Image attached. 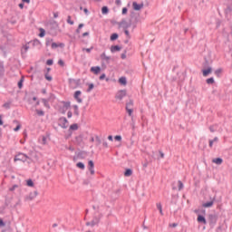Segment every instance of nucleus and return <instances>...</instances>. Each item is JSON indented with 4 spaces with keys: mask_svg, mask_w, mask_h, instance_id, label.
Masks as SVG:
<instances>
[{
    "mask_svg": "<svg viewBox=\"0 0 232 232\" xmlns=\"http://www.w3.org/2000/svg\"><path fill=\"white\" fill-rule=\"evenodd\" d=\"M28 159H30V158L28 156H26V154L18 153L17 155L14 156V161L17 162L19 160L20 162H26V160H28Z\"/></svg>",
    "mask_w": 232,
    "mask_h": 232,
    "instance_id": "nucleus-1",
    "label": "nucleus"
},
{
    "mask_svg": "<svg viewBox=\"0 0 232 232\" xmlns=\"http://www.w3.org/2000/svg\"><path fill=\"white\" fill-rule=\"evenodd\" d=\"M71 88H79L81 86V79H69Z\"/></svg>",
    "mask_w": 232,
    "mask_h": 232,
    "instance_id": "nucleus-2",
    "label": "nucleus"
},
{
    "mask_svg": "<svg viewBox=\"0 0 232 232\" xmlns=\"http://www.w3.org/2000/svg\"><path fill=\"white\" fill-rule=\"evenodd\" d=\"M99 222H101V218L94 217L92 221L86 223V226H90L91 227H94V226H99Z\"/></svg>",
    "mask_w": 232,
    "mask_h": 232,
    "instance_id": "nucleus-3",
    "label": "nucleus"
},
{
    "mask_svg": "<svg viewBox=\"0 0 232 232\" xmlns=\"http://www.w3.org/2000/svg\"><path fill=\"white\" fill-rule=\"evenodd\" d=\"M215 200H217V197L210 198V201L202 204V208H213L215 204Z\"/></svg>",
    "mask_w": 232,
    "mask_h": 232,
    "instance_id": "nucleus-4",
    "label": "nucleus"
},
{
    "mask_svg": "<svg viewBox=\"0 0 232 232\" xmlns=\"http://www.w3.org/2000/svg\"><path fill=\"white\" fill-rule=\"evenodd\" d=\"M59 122L63 130H66V128H68V120L66 119V117H61L59 119Z\"/></svg>",
    "mask_w": 232,
    "mask_h": 232,
    "instance_id": "nucleus-5",
    "label": "nucleus"
},
{
    "mask_svg": "<svg viewBox=\"0 0 232 232\" xmlns=\"http://www.w3.org/2000/svg\"><path fill=\"white\" fill-rule=\"evenodd\" d=\"M88 169H89L91 175H95V164L93 163V160H89Z\"/></svg>",
    "mask_w": 232,
    "mask_h": 232,
    "instance_id": "nucleus-6",
    "label": "nucleus"
},
{
    "mask_svg": "<svg viewBox=\"0 0 232 232\" xmlns=\"http://www.w3.org/2000/svg\"><path fill=\"white\" fill-rule=\"evenodd\" d=\"M115 97H116V99H119V101H122L124 99V97H126V90L119 91L116 93Z\"/></svg>",
    "mask_w": 232,
    "mask_h": 232,
    "instance_id": "nucleus-7",
    "label": "nucleus"
},
{
    "mask_svg": "<svg viewBox=\"0 0 232 232\" xmlns=\"http://www.w3.org/2000/svg\"><path fill=\"white\" fill-rule=\"evenodd\" d=\"M82 94V92L81 91H76L74 92V99H75V101H77V102L79 104H81L82 102V99L81 98Z\"/></svg>",
    "mask_w": 232,
    "mask_h": 232,
    "instance_id": "nucleus-8",
    "label": "nucleus"
},
{
    "mask_svg": "<svg viewBox=\"0 0 232 232\" xmlns=\"http://www.w3.org/2000/svg\"><path fill=\"white\" fill-rule=\"evenodd\" d=\"M132 7L133 10L139 11V10H142V8H144V4H137V2H133L132 3Z\"/></svg>",
    "mask_w": 232,
    "mask_h": 232,
    "instance_id": "nucleus-9",
    "label": "nucleus"
},
{
    "mask_svg": "<svg viewBox=\"0 0 232 232\" xmlns=\"http://www.w3.org/2000/svg\"><path fill=\"white\" fill-rule=\"evenodd\" d=\"M102 61H104L107 64H110V61H111V56L106 55V53L101 54Z\"/></svg>",
    "mask_w": 232,
    "mask_h": 232,
    "instance_id": "nucleus-10",
    "label": "nucleus"
},
{
    "mask_svg": "<svg viewBox=\"0 0 232 232\" xmlns=\"http://www.w3.org/2000/svg\"><path fill=\"white\" fill-rule=\"evenodd\" d=\"M38 195L39 193L36 190H34L26 197V200H34V198H35Z\"/></svg>",
    "mask_w": 232,
    "mask_h": 232,
    "instance_id": "nucleus-11",
    "label": "nucleus"
},
{
    "mask_svg": "<svg viewBox=\"0 0 232 232\" xmlns=\"http://www.w3.org/2000/svg\"><path fill=\"white\" fill-rule=\"evenodd\" d=\"M51 48H52L53 50H55L56 48H64V44H63V43H60V44L52 43V44H51Z\"/></svg>",
    "mask_w": 232,
    "mask_h": 232,
    "instance_id": "nucleus-12",
    "label": "nucleus"
},
{
    "mask_svg": "<svg viewBox=\"0 0 232 232\" xmlns=\"http://www.w3.org/2000/svg\"><path fill=\"white\" fill-rule=\"evenodd\" d=\"M121 26L122 27L123 30H128V28L131 26V24H129L126 20H122L121 23Z\"/></svg>",
    "mask_w": 232,
    "mask_h": 232,
    "instance_id": "nucleus-13",
    "label": "nucleus"
},
{
    "mask_svg": "<svg viewBox=\"0 0 232 232\" xmlns=\"http://www.w3.org/2000/svg\"><path fill=\"white\" fill-rule=\"evenodd\" d=\"M198 224H204V225L208 224L206 218L202 215L198 216Z\"/></svg>",
    "mask_w": 232,
    "mask_h": 232,
    "instance_id": "nucleus-14",
    "label": "nucleus"
},
{
    "mask_svg": "<svg viewBox=\"0 0 232 232\" xmlns=\"http://www.w3.org/2000/svg\"><path fill=\"white\" fill-rule=\"evenodd\" d=\"M91 72H94L95 75H98L101 72V67L93 66L91 68Z\"/></svg>",
    "mask_w": 232,
    "mask_h": 232,
    "instance_id": "nucleus-15",
    "label": "nucleus"
},
{
    "mask_svg": "<svg viewBox=\"0 0 232 232\" xmlns=\"http://www.w3.org/2000/svg\"><path fill=\"white\" fill-rule=\"evenodd\" d=\"M211 72H212L211 67L202 70L203 77H208V75H209V73H211Z\"/></svg>",
    "mask_w": 232,
    "mask_h": 232,
    "instance_id": "nucleus-16",
    "label": "nucleus"
},
{
    "mask_svg": "<svg viewBox=\"0 0 232 232\" xmlns=\"http://www.w3.org/2000/svg\"><path fill=\"white\" fill-rule=\"evenodd\" d=\"M212 162L214 164H218V166H220V164H222L224 162V160H222V158H216V159L212 160Z\"/></svg>",
    "mask_w": 232,
    "mask_h": 232,
    "instance_id": "nucleus-17",
    "label": "nucleus"
},
{
    "mask_svg": "<svg viewBox=\"0 0 232 232\" xmlns=\"http://www.w3.org/2000/svg\"><path fill=\"white\" fill-rule=\"evenodd\" d=\"M111 52L112 53H115V52H121V46H119V45H112L111 47Z\"/></svg>",
    "mask_w": 232,
    "mask_h": 232,
    "instance_id": "nucleus-18",
    "label": "nucleus"
},
{
    "mask_svg": "<svg viewBox=\"0 0 232 232\" xmlns=\"http://www.w3.org/2000/svg\"><path fill=\"white\" fill-rule=\"evenodd\" d=\"M39 142L40 144H46L48 142V138H46V136H42L40 139H39Z\"/></svg>",
    "mask_w": 232,
    "mask_h": 232,
    "instance_id": "nucleus-19",
    "label": "nucleus"
},
{
    "mask_svg": "<svg viewBox=\"0 0 232 232\" xmlns=\"http://www.w3.org/2000/svg\"><path fill=\"white\" fill-rule=\"evenodd\" d=\"M131 175H133V170H131V169H127L124 172V176L125 177H131Z\"/></svg>",
    "mask_w": 232,
    "mask_h": 232,
    "instance_id": "nucleus-20",
    "label": "nucleus"
},
{
    "mask_svg": "<svg viewBox=\"0 0 232 232\" xmlns=\"http://www.w3.org/2000/svg\"><path fill=\"white\" fill-rule=\"evenodd\" d=\"M119 82H120V84H122L123 86H126V84L128 83L126 77H121L119 79Z\"/></svg>",
    "mask_w": 232,
    "mask_h": 232,
    "instance_id": "nucleus-21",
    "label": "nucleus"
},
{
    "mask_svg": "<svg viewBox=\"0 0 232 232\" xmlns=\"http://www.w3.org/2000/svg\"><path fill=\"white\" fill-rule=\"evenodd\" d=\"M28 50H30V46L28 44H25L23 46L22 48V53H26V52H28Z\"/></svg>",
    "mask_w": 232,
    "mask_h": 232,
    "instance_id": "nucleus-22",
    "label": "nucleus"
},
{
    "mask_svg": "<svg viewBox=\"0 0 232 232\" xmlns=\"http://www.w3.org/2000/svg\"><path fill=\"white\" fill-rule=\"evenodd\" d=\"M126 109H133V100H130V102L126 103Z\"/></svg>",
    "mask_w": 232,
    "mask_h": 232,
    "instance_id": "nucleus-23",
    "label": "nucleus"
},
{
    "mask_svg": "<svg viewBox=\"0 0 232 232\" xmlns=\"http://www.w3.org/2000/svg\"><path fill=\"white\" fill-rule=\"evenodd\" d=\"M96 146H101L102 144V140L99 136L95 137Z\"/></svg>",
    "mask_w": 232,
    "mask_h": 232,
    "instance_id": "nucleus-24",
    "label": "nucleus"
},
{
    "mask_svg": "<svg viewBox=\"0 0 232 232\" xmlns=\"http://www.w3.org/2000/svg\"><path fill=\"white\" fill-rule=\"evenodd\" d=\"M178 188H179V191H182V189H184V183H182V181L179 180Z\"/></svg>",
    "mask_w": 232,
    "mask_h": 232,
    "instance_id": "nucleus-25",
    "label": "nucleus"
},
{
    "mask_svg": "<svg viewBox=\"0 0 232 232\" xmlns=\"http://www.w3.org/2000/svg\"><path fill=\"white\" fill-rule=\"evenodd\" d=\"M35 112L37 113V115H38L39 117H44V111H41V110H39V109H36V110H35Z\"/></svg>",
    "mask_w": 232,
    "mask_h": 232,
    "instance_id": "nucleus-26",
    "label": "nucleus"
},
{
    "mask_svg": "<svg viewBox=\"0 0 232 232\" xmlns=\"http://www.w3.org/2000/svg\"><path fill=\"white\" fill-rule=\"evenodd\" d=\"M72 108L74 110V115L79 117V106L78 105H73Z\"/></svg>",
    "mask_w": 232,
    "mask_h": 232,
    "instance_id": "nucleus-27",
    "label": "nucleus"
},
{
    "mask_svg": "<svg viewBox=\"0 0 232 232\" xmlns=\"http://www.w3.org/2000/svg\"><path fill=\"white\" fill-rule=\"evenodd\" d=\"M119 39V34L114 33L111 35V41H117Z\"/></svg>",
    "mask_w": 232,
    "mask_h": 232,
    "instance_id": "nucleus-28",
    "label": "nucleus"
},
{
    "mask_svg": "<svg viewBox=\"0 0 232 232\" xmlns=\"http://www.w3.org/2000/svg\"><path fill=\"white\" fill-rule=\"evenodd\" d=\"M42 102L44 103V105L45 106V108H50V103L48 102V100L43 98V99H42Z\"/></svg>",
    "mask_w": 232,
    "mask_h": 232,
    "instance_id": "nucleus-29",
    "label": "nucleus"
},
{
    "mask_svg": "<svg viewBox=\"0 0 232 232\" xmlns=\"http://www.w3.org/2000/svg\"><path fill=\"white\" fill-rule=\"evenodd\" d=\"M108 12H110V9H108V6H103L102 8V14H103V15H106V14H108Z\"/></svg>",
    "mask_w": 232,
    "mask_h": 232,
    "instance_id": "nucleus-30",
    "label": "nucleus"
},
{
    "mask_svg": "<svg viewBox=\"0 0 232 232\" xmlns=\"http://www.w3.org/2000/svg\"><path fill=\"white\" fill-rule=\"evenodd\" d=\"M157 209H159L160 215H164V212H162V204L157 203Z\"/></svg>",
    "mask_w": 232,
    "mask_h": 232,
    "instance_id": "nucleus-31",
    "label": "nucleus"
},
{
    "mask_svg": "<svg viewBox=\"0 0 232 232\" xmlns=\"http://www.w3.org/2000/svg\"><path fill=\"white\" fill-rule=\"evenodd\" d=\"M70 130H72L73 131L79 130V125H77L76 123H73L70 126Z\"/></svg>",
    "mask_w": 232,
    "mask_h": 232,
    "instance_id": "nucleus-32",
    "label": "nucleus"
},
{
    "mask_svg": "<svg viewBox=\"0 0 232 232\" xmlns=\"http://www.w3.org/2000/svg\"><path fill=\"white\" fill-rule=\"evenodd\" d=\"M89 88L87 89V92L90 93L93 88H95V85L93 83H88Z\"/></svg>",
    "mask_w": 232,
    "mask_h": 232,
    "instance_id": "nucleus-33",
    "label": "nucleus"
},
{
    "mask_svg": "<svg viewBox=\"0 0 232 232\" xmlns=\"http://www.w3.org/2000/svg\"><path fill=\"white\" fill-rule=\"evenodd\" d=\"M23 82H24V78H21L18 82V88L21 90L23 88Z\"/></svg>",
    "mask_w": 232,
    "mask_h": 232,
    "instance_id": "nucleus-34",
    "label": "nucleus"
},
{
    "mask_svg": "<svg viewBox=\"0 0 232 232\" xmlns=\"http://www.w3.org/2000/svg\"><path fill=\"white\" fill-rule=\"evenodd\" d=\"M5 75V65L3 63H0V76Z\"/></svg>",
    "mask_w": 232,
    "mask_h": 232,
    "instance_id": "nucleus-35",
    "label": "nucleus"
},
{
    "mask_svg": "<svg viewBox=\"0 0 232 232\" xmlns=\"http://www.w3.org/2000/svg\"><path fill=\"white\" fill-rule=\"evenodd\" d=\"M67 23H68V24H71V25L74 24V22H73V20H72V16L71 15L67 16Z\"/></svg>",
    "mask_w": 232,
    "mask_h": 232,
    "instance_id": "nucleus-36",
    "label": "nucleus"
},
{
    "mask_svg": "<svg viewBox=\"0 0 232 232\" xmlns=\"http://www.w3.org/2000/svg\"><path fill=\"white\" fill-rule=\"evenodd\" d=\"M215 79L213 77L207 79V84H214Z\"/></svg>",
    "mask_w": 232,
    "mask_h": 232,
    "instance_id": "nucleus-37",
    "label": "nucleus"
},
{
    "mask_svg": "<svg viewBox=\"0 0 232 232\" xmlns=\"http://www.w3.org/2000/svg\"><path fill=\"white\" fill-rule=\"evenodd\" d=\"M77 168H79L80 169H84L85 166H84V163L82 162H78L76 164Z\"/></svg>",
    "mask_w": 232,
    "mask_h": 232,
    "instance_id": "nucleus-38",
    "label": "nucleus"
},
{
    "mask_svg": "<svg viewBox=\"0 0 232 232\" xmlns=\"http://www.w3.org/2000/svg\"><path fill=\"white\" fill-rule=\"evenodd\" d=\"M63 108L64 110H68L70 108V102H63Z\"/></svg>",
    "mask_w": 232,
    "mask_h": 232,
    "instance_id": "nucleus-39",
    "label": "nucleus"
},
{
    "mask_svg": "<svg viewBox=\"0 0 232 232\" xmlns=\"http://www.w3.org/2000/svg\"><path fill=\"white\" fill-rule=\"evenodd\" d=\"M12 104V102H5L3 105V108H5L6 110H10V105Z\"/></svg>",
    "mask_w": 232,
    "mask_h": 232,
    "instance_id": "nucleus-40",
    "label": "nucleus"
},
{
    "mask_svg": "<svg viewBox=\"0 0 232 232\" xmlns=\"http://www.w3.org/2000/svg\"><path fill=\"white\" fill-rule=\"evenodd\" d=\"M92 50H93V47H91V48H83V49H82V52H87V53H91Z\"/></svg>",
    "mask_w": 232,
    "mask_h": 232,
    "instance_id": "nucleus-41",
    "label": "nucleus"
},
{
    "mask_svg": "<svg viewBox=\"0 0 232 232\" xmlns=\"http://www.w3.org/2000/svg\"><path fill=\"white\" fill-rule=\"evenodd\" d=\"M27 186H29V188H34V181L32 179H28Z\"/></svg>",
    "mask_w": 232,
    "mask_h": 232,
    "instance_id": "nucleus-42",
    "label": "nucleus"
},
{
    "mask_svg": "<svg viewBox=\"0 0 232 232\" xmlns=\"http://www.w3.org/2000/svg\"><path fill=\"white\" fill-rule=\"evenodd\" d=\"M41 44V42L39 40L33 41V46H39Z\"/></svg>",
    "mask_w": 232,
    "mask_h": 232,
    "instance_id": "nucleus-43",
    "label": "nucleus"
},
{
    "mask_svg": "<svg viewBox=\"0 0 232 232\" xmlns=\"http://www.w3.org/2000/svg\"><path fill=\"white\" fill-rule=\"evenodd\" d=\"M114 140H118V142H121V140H122V136H121V135H116V136L114 137Z\"/></svg>",
    "mask_w": 232,
    "mask_h": 232,
    "instance_id": "nucleus-44",
    "label": "nucleus"
},
{
    "mask_svg": "<svg viewBox=\"0 0 232 232\" xmlns=\"http://www.w3.org/2000/svg\"><path fill=\"white\" fill-rule=\"evenodd\" d=\"M44 34H45L44 29L41 28V29H40L39 37H44Z\"/></svg>",
    "mask_w": 232,
    "mask_h": 232,
    "instance_id": "nucleus-45",
    "label": "nucleus"
},
{
    "mask_svg": "<svg viewBox=\"0 0 232 232\" xmlns=\"http://www.w3.org/2000/svg\"><path fill=\"white\" fill-rule=\"evenodd\" d=\"M209 130H210L211 133H215V131H217V126H210Z\"/></svg>",
    "mask_w": 232,
    "mask_h": 232,
    "instance_id": "nucleus-46",
    "label": "nucleus"
},
{
    "mask_svg": "<svg viewBox=\"0 0 232 232\" xmlns=\"http://www.w3.org/2000/svg\"><path fill=\"white\" fill-rule=\"evenodd\" d=\"M46 64H47V66H52V64H53V60H52V59L47 60Z\"/></svg>",
    "mask_w": 232,
    "mask_h": 232,
    "instance_id": "nucleus-47",
    "label": "nucleus"
},
{
    "mask_svg": "<svg viewBox=\"0 0 232 232\" xmlns=\"http://www.w3.org/2000/svg\"><path fill=\"white\" fill-rule=\"evenodd\" d=\"M128 114L130 115V117H131V115H133V109H126Z\"/></svg>",
    "mask_w": 232,
    "mask_h": 232,
    "instance_id": "nucleus-48",
    "label": "nucleus"
},
{
    "mask_svg": "<svg viewBox=\"0 0 232 232\" xmlns=\"http://www.w3.org/2000/svg\"><path fill=\"white\" fill-rule=\"evenodd\" d=\"M121 14H122V15H126V14H128V8L123 7L122 11H121Z\"/></svg>",
    "mask_w": 232,
    "mask_h": 232,
    "instance_id": "nucleus-49",
    "label": "nucleus"
},
{
    "mask_svg": "<svg viewBox=\"0 0 232 232\" xmlns=\"http://www.w3.org/2000/svg\"><path fill=\"white\" fill-rule=\"evenodd\" d=\"M102 144L103 148H108V141L102 140Z\"/></svg>",
    "mask_w": 232,
    "mask_h": 232,
    "instance_id": "nucleus-50",
    "label": "nucleus"
},
{
    "mask_svg": "<svg viewBox=\"0 0 232 232\" xmlns=\"http://www.w3.org/2000/svg\"><path fill=\"white\" fill-rule=\"evenodd\" d=\"M45 79L49 82L53 80L52 76L48 75V73L45 74Z\"/></svg>",
    "mask_w": 232,
    "mask_h": 232,
    "instance_id": "nucleus-51",
    "label": "nucleus"
},
{
    "mask_svg": "<svg viewBox=\"0 0 232 232\" xmlns=\"http://www.w3.org/2000/svg\"><path fill=\"white\" fill-rule=\"evenodd\" d=\"M52 39H49V40H46V42H45V44H46V46H50V44L52 45Z\"/></svg>",
    "mask_w": 232,
    "mask_h": 232,
    "instance_id": "nucleus-52",
    "label": "nucleus"
},
{
    "mask_svg": "<svg viewBox=\"0 0 232 232\" xmlns=\"http://www.w3.org/2000/svg\"><path fill=\"white\" fill-rule=\"evenodd\" d=\"M209 218L210 220H214V222H217V217H215L214 215H210Z\"/></svg>",
    "mask_w": 232,
    "mask_h": 232,
    "instance_id": "nucleus-53",
    "label": "nucleus"
},
{
    "mask_svg": "<svg viewBox=\"0 0 232 232\" xmlns=\"http://www.w3.org/2000/svg\"><path fill=\"white\" fill-rule=\"evenodd\" d=\"M21 130V124H18L14 129V131H19Z\"/></svg>",
    "mask_w": 232,
    "mask_h": 232,
    "instance_id": "nucleus-54",
    "label": "nucleus"
},
{
    "mask_svg": "<svg viewBox=\"0 0 232 232\" xmlns=\"http://www.w3.org/2000/svg\"><path fill=\"white\" fill-rule=\"evenodd\" d=\"M104 79H106V74H105V73H102V74L100 76V81H104Z\"/></svg>",
    "mask_w": 232,
    "mask_h": 232,
    "instance_id": "nucleus-55",
    "label": "nucleus"
},
{
    "mask_svg": "<svg viewBox=\"0 0 232 232\" xmlns=\"http://www.w3.org/2000/svg\"><path fill=\"white\" fill-rule=\"evenodd\" d=\"M215 73H216V75H218V74L222 73V69L216 70Z\"/></svg>",
    "mask_w": 232,
    "mask_h": 232,
    "instance_id": "nucleus-56",
    "label": "nucleus"
},
{
    "mask_svg": "<svg viewBox=\"0 0 232 232\" xmlns=\"http://www.w3.org/2000/svg\"><path fill=\"white\" fill-rule=\"evenodd\" d=\"M58 64H59L60 66H64V61L59 60V61H58Z\"/></svg>",
    "mask_w": 232,
    "mask_h": 232,
    "instance_id": "nucleus-57",
    "label": "nucleus"
},
{
    "mask_svg": "<svg viewBox=\"0 0 232 232\" xmlns=\"http://www.w3.org/2000/svg\"><path fill=\"white\" fill-rule=\"evenodd\" d=\"M115 3L117 5V6H121V5H122V1H121V0H116Z\"/></svg>",
    "mask_w": 232,
    "mask_h": 232,
    "instance_id": "nucleus-58",
    "label": "nucleus"
},
{
    "mask_svg": "<svg viewBox=\"0 0 232 232\" xmlns=\"http://www.w3.org/2000/svg\"><path fill=\"white\" fill-rule=\"evenodd\" d=\"M72 111H69L67 112V117H68V119H72Z\"/></svg>",
    "mask_w": 232,
    "mask_h": 232,
    "instance_id": "nucleus-59",
    "label": "nucleus"
},
{
    "mask_svg": "<svg viewBox=\"0 0 232 232\" xmlns=\"http://www.w3.org/2000/svg\"><path fill=\"white\" fill-rule=\"evenodd\" d=\"M124 34L127 37H130V31H128V29H124Z\"/></svg>",
    "mask_w": 232,
    "mask_h": 232,
    "instance_id": "nucleus-60",
    "label": "nucleus"
},
{
    "mask_svg": "<svg viewBox=\"0 0 232 232\" xmlns=\"http://www.w3.org/2000/svg\"><path fill=\"white\" fill-rule=\"evenodd\" d=\"M16 188H18V186H17V185H14V186L10 188V191H14Z\"/></svg>",
    "mask_w": 232,
    "mask_h": 232,
    "instance_id": "nucleus-61",
    "label": "nucleus"
},
{
    "mask_svg": "<svg viewBox=\"0 0 232 232\" xmlns=\"http://www.w3.org/2000/svg\"><path fill=\"white\" fill-rule=\"evenodd\" d=\"M214 143H215V142H213L212 140H209V144H208L209 148H213V144H214Z\"/></svg>",
    "mask_w": 232,
    "mask_h": 232,
    "instance_id": "nucleus-62",
    "label": "nucleus"
},
{
    "mask_svg": "<svg viewBox=\"0 0 232 232\" xmlns=\"http://www.w3.org/2000/svg\"><path fill=\"white\" fill-rule=\"evenodd\" d=\"M177 226H179V224H177V223H172V224L170 225V227H177Z\"/></svg>",
    "mask_w": 232,
    "mask_h": 232,
    "instance_id": "nucleus-63",
    "label": "nucleus"
},
{
    "mask_svg": "<svg viewBox=\"0 0 232 232\" xmlns=\"http://www.w3.org/2000/svg\"><path fill=\"white\" fill-rule=\"evenodd\" d=\"M212 140L213 142H218V137H215Z\"/></svg>",
    "mask_w": 232,
    "mask_h": 232,
    "instance_id": "nucleus-64",
    "label": "nucleus"
}]
</instances>
